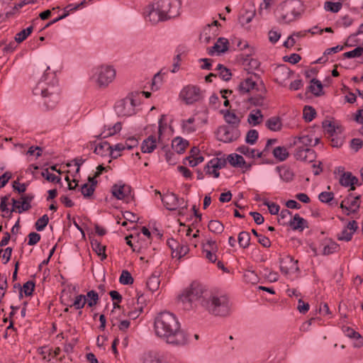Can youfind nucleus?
<instances>
[{"mask_svg":"<svg viewBox=\"0 0 363 363\" xmlns=\"http://www.w3.org/2000/svg\"><path fill=\"white\" fill-rule=\"evenodd\" d=\"M179 298L185 310H201L222 318L230 315L231 312V304L226 295L213 294L199 284H191Z\"/></svg>","mask_w":363,"mask_h":363,"instance_id":"nucleus-1","label":"nucleus"},{"mask_svg":"<svg viewBox=\"0 0 363 363\" xmlns=\"http://www.w3.org/2000/svg\"><path fill=\"white\" fill-rule=\"evenodd\" d=\"M155 331L156 335L174 346H183L187 344V334L181 328L177 316L169 311L160 313L155 319Z\"/></svg>","mask_w":363,"mask_h":363,"instance_id":"nucleus-2","label":"nucleus"},{"mask_svg":"<svg viewBox=\"0 0 363 363\" xmlns=\"http://www.w3.org/2000/svg\"><path fill=\"white\" fill-rule=\"evenodd\" d=\"M181 5L180 0H154L145 8L144 17L147 21L155 25L178 16Z\"/></svg>","mask_w":363,"mask_h":363,"instance_id":"nucleus-3","label":"nucleus"},{"mask_svg":"<svg viewBox=\"0 0 363 363\" xmlns=\"http://www.w3.org/2000/svg\"><path fill=\"white\" fill-rule=\"evenodd\" d=\"M33 92L34 95L41 96L44 99V104L48 109L53 108L60 99V89L54 74L46 72Z\"/></svg>","mask_w":363,"mask_h":363,"instance_id":"nucleus-4","label":"nucleus"},{"mask_svg":"<svg viewBox=\"0 0 363 363\" xmlns=\"http://www.w3.org/2000/svg\"><path fill=\"white\" fill-rule=\"evenodd\" d=\"M305 8L301 0H286L278 7V21L287 24L296 21L304 12Z\"/></svg>","mask_w":363,"mask_h":363,"instance_id":"nucleus-5","label":"nucleus"},{"mask_svg":"<svg viewBox=\"0 0 363 363\" xmlns=\"http://www.w3.org/2000/svg\"><path fill=\"white\" fill-rule=\"evenodd\" d=\"M92 72L91 79L100 88L107 87L116 77V70L112 65H99L95 67Z\"/></svg>","mask_w":363,"mask_h":363,"instance_id":"nucleus-6","label":"nucleus"},{"mask_svg":"<svg viewBox=\"0 0 363 363\" xmlns=\"http://www.w3.org/2000/svg\"><path fill=\"white\" fill-rule=\"evenodd\" d=\"M179 97L186 104H192L202 99V91L197 86L187 85L182 89Z\"/></svg>","mask_w":363,"mask_h":363,"instance_id":"nucleus-7","label":"nucleus"},{"mask_svg":"<svg viewBox=\"0 0 363 363\" xmlns=\"http://www.w3.org/2000/svg\"><path fill=\"white\" fill-rule=\"evenodd\" d=\"M218 138L224 143H231L240 136V131L236 126L223 125L218 128Z\"/></svg>","mask_w":363,"mask_h":363,"instance_id":"nucleus-8","label":"nucleus"},{"mask_svg":"<svg viewBox=\"0 0 363 363\" xmlns=\"http://www.w3.org/2000/svg\"><path fill=\"white\" fill-rule=\"evenodd\" d=\"M135 101L133 99H125L117 103L115 106L116 113L122 116H129L135 113Z\"/></svg>","mask_w":363,"mask_h":363,"instance_id":"nucleus-9","label":"nucleus"},{"mask_svg":"<svg viewBox=\"0 0 363 363\" xmlns=\"http://www.w3.org/2000/svg\"><path fill=\"white\" fill-rule=\"evenodd\" d=\"M294 157L297 160L311 163L315 160L316 154L313 150L309 147L298 146L295 150Z\"/></svg>","mask_w":363,"mask_h":363,"instance_id":"nucleus-10","label":"nucleus"},{"mask_svg":"<svg viewBox=\"0 0 363 363\" xmlns=\"http://www.w3.org/2000/svg\"><path fill=\"white\" fill-rule=\"evenodd\" d=\"M297 264V260H294L291 256H286L280 261V269L285 274L296 272L299 269Z\"/></svg>","mask_w":363,"mask_h":363,"instance_id":"nucleus-11","label":"nucleus"},{"mask_svg":"<svg viewBox=\"0 0 363 363\" xmlns=\"http://www.w3.org/2000/svg\"><path fill=\"white\" fill-rule=\"evenodd\" d=\"M358 228L357 223L355 220L350 221L347 225L337 234L339 240L350 241L352 240L353 234Z\"/></svg>","mask_w":363,"mask_h":363,"instance_id":"nucleus-12","label":"nucleus"},{"mask_svg":"<svg viewBox=\"0 0 363 363\" xmlns=\"http://www.w3.org/2000/svg\"><path fill=\"white\" fill-rule=\"evenodd\" d=\"M229 42L225 38H219L217 42L211 48L207 49L208 53L210 55H213L215 53L220 55L225 52L228 50Z\"/></svg>","mask_w":363,"mask_h":363,"instance_id":"nucleus-13","label":"nucleus"},{"mask_svg":"<svg viewBox=\"0 0 363 363\" xmlns=\"http://www.w3.org/2000/svg\"><path fill=\"white\" fill-rule=\"evenodd\" d=\"M162 201L164 207L169 211H174L179 204V197L173 193H167L162 197Z\"/></svg>","mask_w":363,"mask_h":363,"instance_id":"nucleus-14","label":"nucleus"},{"mask_svg":"<svg viewBox=\"0 0 363 363\" xmlns=\"http://www.w3.org/2000/svg\"><path fill=\"white\" fill-rule=\"evenodd\" d=\"M94 152L101 156H106V155H110L112 158H117L121 155L120 153L116 154L113 151H112V145H111L108 142H104L95 147Z\"/></svg>","mask_w":363,"mask_h":363,"instance_id":"nucleus-15","label":"nucleus"},{"mask_svg":"<svg viewBox=\"0 0 363 363\" xmlns=\"http://www.w3.org/2000/svg\"><path fill=\"white\" fill-rule=\"evenodd\" d=\"M158 138L155 135H150L145 139L141 145V151L143 153H151L157 147Z\"/></svg>","mask_w":363,"mask_h":363,"instance_id":"nucleus-16","label":"nucleus"},{"mask_svg":"<svg viewBox=\"0 0 363 363\" xmlns=\"http://www.w3.org/2000/svg\"><path fill=\"white\" fill-rule=\"evenodd\" d=\"M358 182V179L352 176L351 172H344L340 178V183L345 187L350 186V190L355 189L354 184Z\"/></svg>","mask_w":363,"mask_h":363,"instance_id":"nucleus-17","label":"nucleus"},{"mask_svg":"<svg viewBox=\"0 0 363 363\" xmlns=\"http://www.w3.org/2000/svg\"><path fill=\"white\" fill-rule=\"evenodd\" d=\"M237 151L244 155L245 157L251 159L260 158L263 155V152L256 149L250 148L246 145H241L237 148Z\"/></svg>","mask_w":363,"mask_h":363,"instance_id":"nucleus-18","label":"nucleus"},{"mask_svg":"<svg viewBox=\"0 0 363 363\" xmlns=\"http://www.w3.org/2000/svg\"><path fill=\"white\" fill-rule=\"evenodd\" d=\"M289 225L293 230H299L301 231L308 227L307 221L301 218L298 214H296L293 218H290Z\"/></svg>","mask_w":363,"mask_h":363,"instance_id":"nucleus-19","label":"nucleus"},{"mask_svg":"<svg viewBox=\"0 0 363 363\" xmlns=\"http://www.w3.org/2000/svg\"><path fill=\"white\" fill-rule=\"evenodd\" d=\"M343 332L346 336L350 338H354L355 342L354 343V347H361L363 346V337L360 334L354 331L352 328L345 327L343 328Z\"/></svg>","mask_w":363,"mask_h":363,"instance_id":"nucleus-20","label":"nucleus"},{"mask_svg":"<svg viewBox=\"0 0 363 363\" xmlns=\"http://www.w3.org/2000/svg\"><path fill=\"white\" fill-rule=\"evenodd\" d=\"M88 181L89 184H84L81 188L82 194L84 197H89L94 194L97 184V181L94 179V177H89Z\"/></svg>","mask_w":363,"mask_h":363,"instance_id":"nucleus-21","label":"nucleus"},{"mask_svg":"<svg viewBox=\"0 0 363 363\" xmlns=\"http://www.w3.org/2000/svg\"><path fill=\"white\" fill-rule=\"evenodd\" d=\"M121 128L122 125L120 122H118L113 125H104V130L101 133L100 136L104 138L111 137L120 132Z\"/></svg>","mask_w":363,"mask_h":363,"instance_id":"nucleus-22","label":"nucleus"},{"mask_svg":"<svg viewBox=\"0 0 363 363\" xmlns=\"http://www.w3.org/2000/svg\"><path fill=\"white\" fill-rule=\"evenodd\" d=\"M130 193V187L128 186L122 185L118 186L114 185L112 188V194L113 195L117 198L118 199H123L128 194Z\"/></svg>","mask_w":363,"mask_h":363,"instance_id":"nucleus-23","label":"nucleus"},{"mask_svg":"<svg viewBox=\"0 0 363 363\" xmlns=\"http://www.w3.org/2000/svg\"><path fill=\"white\" fill-rule=\"evenodd\" d=\"M12 201V208L11 212H18V213H21L24 211L29 210L31 208V205L28 203L24 201H18L15 199H11Z\"/></svg>","mask_w":363,"mask_h":363,"instance_id":"nucleus-24","label":"nucleus"},{"mask_svg":"<svg viewBox=\"0 0 363 363\" xmlns=\"http://www.w3.org/2000/svg\"><path fill=\"white\" fill-rule=\"evenodd\" d=\"M256 83L252 78H247L245 80L242 81L239 86L238 90L240 94H247L250 91L255 89Z\"/></svg>","mask_w":363,"mask_h":363,"instance_id":"nucleus-25","label":"nucleus"},{"mask_svg":"<svg viewBox=\"0 0 363 363\" xmlns=\"http://www.w3.org/2000/svg\"><path fill=\"white\" fill-rule=\"evenodd\" d=\"M188 145V141L181 138H176L172 143V149L178 154H182Z\"/></svg>","mask_w":363,"mask_h":363,"instance_id":"nucleus-26","label":"nucleus"},{"mask_svg":"<svg viewBox=\"0 0 363 363\" xmlns=\"http://www.w3.org/2000/svg\"><path fill=\"white\" fill-rule=\"evenodd\" d=\"M313 138L311 135H304L300 137H296L294 139L293 145L298 147H309L312 145Z\"/></svg>","mask_w":363,"mask_h":363,"instance_id":"nucleus-27","label":"nucleus"},{"mask_svg":"<svg viewBox=\"0 0 363 363\" xmlns=\"http://www.w3.org/2000/svg\"><path fill=\"white\" fill-rule=\"evenodd\" d=\"M263 119V115L259 109L253 110L248 116L247 121L252 125L259 124Z\"/></svg>","mask_w":363,"mask_h":363,"instance_id":"nucleus-28","label":"nucleus"},{"mask_svg":"<svg viewBox=\"0 0 363 363\" xmlns=\"http://www.w3.org/2000/svg\"><path fill=\"white\" fill-rule=\"evenodd\" d=\"M195 118L191 117L186 120H182L181 125L184 133H192L196 131V128L194 125Z\"/></svg>","mask_w":363,"mask_h":363,"instance_id":"nucleus-29","label":"nucleus"},{"mask_svg":"<svg viewBox=\"0 0 363 363\" xmlns=\"http://www.w3.org/2000/svg\"><path fill=\"white\" fill-rule=\"evenodd\" d=\"M266 126L272 131H279L281 129L282 123L279 117H272L266 121Z\"/></svg>","mask_w":363,"mask_h":363,"instance_id":"nucleus-30","label":"nucleus"},{"mask_svg":"<svg viewBox=\"0 0 363 363\" xmlns=\"http://www.w3.org/2000/svg\"><path fill=\"white\" fill-rule=\"evenodd\" d=\"M160 280L159 275L153 273L147 281V287L151 291H155L159 289Z\"/></svg>","mask_w":363,"mask_h":363,"instance_id":"nucleus-31","label":"nucleus"},{"mask_svg":"<svg viewBox=\"0 0 363 363\" xmlns=\"http://www.w3.org/2000/svg\"><path fill=\"white\" fill-rule=\"evenodd\" d=\"M273 155L279 161L282 162L287 159L289 152L286 147L279 146L274 149Z\"/></svg>","mask_w":363,"mask_h":363,"instance_id":"nucleus-32","label":"nucleus"},{"mask_svg":"<svg viewBox=\"0 0 363 363\" xmlns=\"http://www.w3.org/2000/svg\"><path fill=\"white\" fill-rule=\"evenodd\" d=\"M228 161L229 163L235 167H240L242 165L245 164V161L242 156L238 154H231L228 157Z\"/></svg>","mask_w":363,"mask_h":363,"instance_id":"nucleus-33","label":"nucleus"},{"mask_svg":"<svg viewBox=\"0 0 363 363\" xmlns=\"http://www.w3.org/2000/svg\"><path fill=\"white\" fill-rule=\"evenodd\" d=\"M238 244L242 248H247L250 243V235L247 231H242L238 235Z\"/></svg>","mask_w":363,"mask_h":363,"instance_id":"nucleus-34","label":"nucleus"},{"mask_svg":"<svg viewBox=\"0 0 363 363\" xmlns=\"http://www.w3.org/2000/svg\"><path fill=\"white\" fill-rule=\"evenodd\" d=\"M310 91L315 96H320L323 94V84L320 81L313 79L309 86Z\"/></svg>","mask_w":363,"mask_h":363,"instance_id":"nucleus-35","label":"nucleus"},{"mask_svg":"<svg viewBox=\"0 0 363 363\" xmlns=\"http://www.w3.org/2000/svg\"><path fill=\"white\" fill-rule=\"evenodd\" d=\"M91 245L93 250L95 251L99 256H101V259L106 257V255L105 254L106 247L102 245L99 241L97 240H93Z\"/></svg>","mask_w":363,"mask_h":363,"instance_id":"nucleus-36","label":"nucleus"},{"mask_svg":"<svg viewBox=\"0 0 363 363\" xmlns=\"http://www.w3.org/2000/svg\"><path fill=\"white\" fill-rule=\"evenodd\" d=\"M209 230L213 233L220 234L224 230V225L217 220H211L208 225Z\"/></svg>","mask_w":363,"mask_h":363,"instance_id":"nucleus-37","label":"nucleus"},{"mask_svg":"<svg viewBox=\"0 0 363 363\" xmlns=\"http://www.w3.org/2000/svg\"><path fill=\"white\" fill-rule=\"evenodd\" d=\"M362 33H363V23H362L359 26L358 30L355 34H353V35H351L350 36H349V38H347V40L346 42V45L348 47L356 46L359 43V41L357 39V36L358 35H360Z\"/></svg>","mask_w":363,"mask_h":363,"instance_id":"nucleus-38","label":"nucleus"},{"mask_svg":"<svg viewBox=\"0 0 363 363\" xmlns=\"http://www.w3.org/2000/svg\"><path fill=\"white\" fill-rule=\"evenodd\" d=\"M226 165V160L224 158L214 157L208 162V168L220 169Z\"/></svg>","mask_w":363,"mask_h":363,"instance_id":"nucleus-39","label":"nucleus"},{"mask_svg":"<svg viewBox=\"0 0 363 363\" xmlns=\"http://www.w3.org/2000/svg\"><path fill=\"white\" fill-rule=\"evenodd\" d=\"M143 363H165V362L156 354L147 353L144 355Z\"/></svg>","mask_w":363,"mask_h":363,"instance_id":"nucleus-40","label":"nucleus"},{"mask_svg":"<svg viewBox=\"0 0 363 363\" xmlns=\"http://www.w3.org/2000/svg\"><path fill=\"white\" fill-rule=\"evenodd\" d=\"M275 74L277 75L276 82L281 83V78L280 75H282L283 77L289 78L290 75V71L286 66L281 65L277 67L275 71Z\"/></svg>","mask_w":363,"mask_h":363,"instance_id":"nucleus-41","label":"nucleus"},{"mask_svg":"<svg viewBox=\"0 0 363 363\" xmlns=\"http://www.w3.org/2000/svg\"><path fill=\"white\" fill-rule=\"evenodd\" d=\"M33 26H29L26 29L22 30L19 33H18L15 36V40L18 43H21L25 40L27 37L32 33Z\"/></svg>","mask_w":363,"mask_h":363,"instance_id":"nucleus-42","label":"nucleus"},{"mask_svg":"<svg viewBox=\"0 0 363 363\" xmlns=\"http://www.w3.org/2000/svg\"><path fill=\"white\" fill-rule=\"evenodd\" d=\"M342 6L340 2L326 1L324 4V9L333 13H337L342 9Z\"/></svg>","mask_w":363,"mask_h":363,"instance_id":"nucleus-43","label":"nucleus"},{"mask_svg":"<svg viewBox=\"0 0 363 363\" xmlns=\"http://www.w3.org/2000/svg\"><path fill=\"white\" fill-rule=\"evenodd\" d=\"M86 298L88 306L92 307L96 305L99 300V295L95 291L91 290L86 294Z\"/></svg>","mask_w":363,"mask_h":363,"instance_id":"nucleus-44","label":"nucleus"},{"mask_svg":"<svg viewBox=\"0 0 363 363\" xmlns=\"http://www.w3.org/2000/svg\"><path fill=\"white\" fill-rule=\"evenodd\" d=\"M339 249V245L335 242L330 241L328 244L325 245L323 249V254L325 255H328L334 253L337 251Z\"/></svg>","mask_w":363,"mask_h":363,"instance_id":"nucleus-45","label":"nucleus"},{"mask_svg":"<svg viewBox=\"0 0 363 363\" xmlns=\"http://www.w3.org/2000/svg\"><path fill=\"white\" fill-rule=\"evenodd\" d=\"M203 252H207L208 251H218V245L216 242L212 239L206 240V242L202 243Z\"/></svg>","mask_w":363,"mask_h":363,"instance_id":"nucleus-46","label":"nucleus"},{"mask_svg":"<svg viewBox=\"0 0 363 363\" xmlns=\"http://www.w3.org/2000/svg\"><path fill=\"white\" fill-rule=\"evenodd\" d=\"M217 70L219 71V76L224 81H228L231 78L230 71L225 67L223 65L218 64L217 66Z\"/></svg>","mask_w":363,"mask_h":363,"instance_id":"nucleus-47","label":"nucleus"},{"mask_svg":"<svg viewBox=\"0 0 363 363\" xmlns=\"http://www.w3.org/2000/svg\"><path fill=\"white\" fill-rule=\"evenodd\" d=\"M303 114L306 121L311 122L315 118L316 112L312 106H306L303 108Z\"/></svg>","mask_w":363,"mask_h":363,"instance_id":"nucleus-48","label":"nucleus"},{"mask_svg":"<svg viewBox=\"0 0 363 363\" xmlns=\"http://www.w3.org/2000/svg\"><path fill=\"white\" fill-rule=\"evenodd\" d=\"M119 281L124 285L131 284L133 283V278L128 271L123 270L119 278Z\"/></svg>","mask_w":363,"mask_h":363,"instance_id":"nucleus-49","label":"nucleus"},{"mask_svg":"<svg viewBox=\"0 0 363 363\" xmlns=\"http://www.w3.org/2000/svg\"><path fill=\"white\" fill-rule=\"evenodd\" d=\"M224 118L225 121L229 124L238 125L240 123V119L236 116V114L228 111L224 113Z\"/></svg>","mask_w":363,"mask_h":363,"instance_id":"nucleus-50","label":"nucleus"},{"mask_svg":"<svg viewBox=\"0 0 363 363\" xmlns=\"http://www.w3.org/2000/svg\"><path fill=\"white\" fill-rule=\"evenodd\" d=\"M49 222V218L47 214L43 215L41 218L37 220L35 226L38 231H42L47 226Z\"/></svg>","mask_w":363,"mask_h":363,"instance_id":"nucleus-51","label":"nucleus"},{"mask_svg":"<svg viewBox=\"0 0 363 363\" xmlns=\"http://www.w3.org/2000/svg\"><path fill=\"white\" fill-rule=\"evenodd\" d=\"M363 55V47L358 46L354 50L346 52L343 54L344 57L346 58H354L359 57Z\"/></svg>","mask_w":363,"mask_h":363,"instance_id":"nucleus-52","label":"nucleus"},{"mask_svg":"<svg viewBox=\"0 0 363 363\" xmlns=\"http://www.w3.org/2000/svg\"><path fill=\"white\" fill-rule=\"evenodd\" d=\"M258 132L255 129L250 130L246 135L245 141L247 143L254 145L258 139Z\"/></svg>","mask_w":363,"mask_h":363,"instance_id":"nucleus-53","label":"nucleus"},{"mask_svg":"<svg viewBox=\"0 0 363 363\" xmlns=\"http://www.w3.org/2000/svg\"><path fill=\"white\" fill-rule=\"evenodd\" d=\"M86 303V296L81 294L75 297L73 304L71 306H74L76 309H81L84 306Z\"/></svg>","mask_w":363,"mask_h":363,"instance_id":"nucleus-54","label":"nucleus"},{"mask_svg":"<svg viewBox=\"0 0 363 363\" xmlns=\"http://www.w3.org/2000/svg\"><path fill=\"white\" fill-rule=\"evenodd\" d=\"M252 233L258 238V242L261 244L264 247H269L271 245V242L269 239L262 235L258 234V233L255 230H252Z\"/></svg>","mask_w":363,"mask_h":363,"instance_id":"nucleus-55","label":"nucleus"},{"mask_svg":"<svg viewBox=\"0 0 363 363\" xmlns=\"http://www.w3.org/2000/svg\"><path fill=\"white\" fill-rule=\"evenodd\" d=\"M41 175L45 178L46 180L51 182L58 183L60 182V178L49 172L48 169H45L42 172Z\"/></svg>","mask_w":363,"mask_h":363,"instance_id":"nucleus-56","label":"nucleus"},{"mask_svg":"<svg viewBox=\"0 0 363 363\" xmlns=\"http://www.w3.org/2000/svg\"><path fill=\"white\" fill-rule=\"evenodd\" d=\"M165 116L162 115L159 121H158V133H157V138L158 140L161 139L162 135H163L164 131L167 128V123H164Z\"/></svg>","mask_w":363,"mask_h":363,"instance_id":"nucleus-57","label":"nucleus"},{"mask_svg":"<svg viewBox=\"0 0 363 363\" xmlns=\"http://www.w3.org/2000/svg\"><path fill=\"white\" fill-rule=\"evenodd\" d=\"M189 252V247L186 245H181L178 246L177 248L173 257H178L179 259L182 258L184 255L187 254Z\"/></svg>","mask_w":363,"mask_h":363,"instance_id":"nucleus-58","label":"nucleus"},{"mask_svg":"<svg viewBox=\"0 0 363 363\" xmlns=\"http://www.w3.org/2000/svg\"><path fill=\"white\" fill-rule=\"evenodd\" d=\"M22 288V293L24 292V294L26 296H30L32 294L34 288L35 284L33 281H28L26 283H25Z\"/></svg>","mask_w":363,"mask_h":363,"instance_id":"nucleus-59","label":"nucleus"},{"mask_svg":"<svg viewBox=\"0 0 363 363\" xmlns=\"http://www.w3.org/2000/svg\"><path fill=\"white\" fill-rule=\"evenodd\" d=\"M211 26L212 25H208L201 35V40H203L205 43H210L211 40L213 38L210 35Z\"/></svg>","mask_w":363,"mask_h":363,"instance_id":"nucleus-60","label":"nucleus"},{"mask_svg":"<svg viewBox=\"0 0 363 363\" xmlns=\"http://www.w3.org/2000/svg\"><path fill=\"white\" fill-rule=\"evenodd\" d=\"M334 194L333 192L323 191L319 196V200L323 203H329L333 200Z\"/></svg>","mask_w":363,"mask_h":363,"instance_id":"nucleus-61","label":"nucleus"},{"mask_svg":"<svg viewBox=\"0 0 363 363\" xmlns=\"http://www.w3.org/2000/svg\"><path fill=\"white\" fill-rule=\"evenodd\" d=\"M186 160L189 161V164L191 167H196L203 161V157L202 156L193 157V155H191L186 157Z\"/></svg>","mask_w":363,"mask_h":363,"instance_id":"nucleus-62","label":"nucleus"},{"mask_svg":"<svg viewBox=\"0 0 363 363\" xmlns=\"http://www.w3.org/2000/svg\"><path fill=\"white\" fill-rule=\"evenodd\" d=\"M359 199H360V195H358V196H354L352 201L350 200V203H349L348 206H350V209L351 212H355L359 209Z\"/></svg>","mask_w":363,"mask_h":363,"instance_id":"nucleus-63","label":"nucleus"},{"mask_svg":"<svg viewBox=\"0 0 363 363\" xmlns=\"http://www.w3.org/2000/svg\"><path fill=\"white\" fill-rule=\"evenodd\" d=\"M280 176L285 181H291L294 177V173L289 169L284 168L280 170Z\"/></svg>","mask_w":363,"mask_h":363,"instance_id":"nucleus-64","label":"nucleus"}]
</instances>
